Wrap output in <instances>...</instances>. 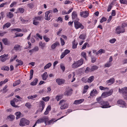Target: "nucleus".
Instances as JSON below:
<instances>
[{
    "instance_id": "f257e3e1",
    "label": "nucleus",
    "mask_w": 127,
    "mask_h": 127,
    "mask_svg": "<svg viewBox=\"0 0 127 127\" xmlns=\"http://www.w3.org/2000/svg\"><path fill=\"white\" fill-rule=\"evenodd\" d=\"M83 59L81 58L72 64V67L74 68H77L82 65L83 63Z\"/></svg>"
},
{
    "instance_id": "f03ea898",
    "label": "nucleus",
    "mask_w": 127,
    "mask_h": 127,
    "mask_svg": "<svg viewBox=\"0 0 127 127\" xmlns=\"http://www.w3.org/2000/svg\"><path fill=\"white\" fill-rule=\"evenodd\" d=\"M30 123V121L24 118H21L20 120L19 125L22 127H24L26 125H28Z\"/></svg>"
},
{
    "instance_id": "7ed1b4c3",
    "label": "nucleus",
    "mask_w": 127,
    "mask_h": 127,
    "mask_svg": "<svg viewBox=\"0 0 127 127\" xmlns=\"http://www.w3.org/2000/svg\"><path fill=\"white\" fill-rule=\"evenodd\" d=\"M74 26L76 29L80 28L83 29L84 28V27L82 24L80 23L78 21L75 20L74 21Z\"/></svg>"
},
{
    "instance_id": "20e7f679",
    "label": "nucleus",
    "mask_w": 127,
    "mask_h": 127,
    "mask_svg": "<svg viewBox=\"0 0 127 127\" xmlns=\"http://www.w3.org/2000/svg\"><path fill=\"white\" fill-rule=\"evenodd\" d=\"M100 104L101 105V107L102 108H107L111 106L109 105V103L108 101L104 100L101 102Z\"/></svg>"
},
{
    "instance_id": "39448f33",
    "label": "nucleus",
    "mask_w": 127,
    "mask_h": 127,
    "mask_svg": "<svg viewBox=\"0 0 127 127\" xmlns=\"http://www.w3.org/2000/svg\"><path fill=\"white\" fill-rule=\"evenodd\" d=\"M113 90L111 89L108 92H104L102 94L101 96L103 98H105L112 95Z\"/></svg>"
},
{
    "instance_id": "423d86ee",
    "label": "nucleus",
    "mask_w": 127,
    "mask_h": 127,
    "mask_svg": "<svg viewBox=\"0 0 127 127\" xmlns=\"http://www.w3.org/2000/svg\"><path fill=\"white\" fill-rule=\"evenodd\" d=\"M80 16L84 18L87 17L89 16V13L87 11H82L80 13Z\"/></svg>"
},
{
    "instance_id": "0eeeda50",
    "label": "nucleus",
    "mask_w": 127,
    "mask_h": 127,
    "mask_svg": "<svg viewBox=\"0 0 127 127\" xmlns=\"http://www.w3.org/2000/svg\"><path fill=\"white\" fill-rule=\"evenodd\" d=\"M117 103L121 107H126L127 104L125 102L122 100H120L117 101Z\"/></svg>"
},
{
    "instance_id": "6e6552de",
    "label": "nucleus",
    "mask_w": 127,
    "mask_h": 127,
    "mask_svg": "<svg viewBox=\"0 0 127 127\" xmlns=\"http://www.w3.org/2000/svg\"><path fill=\"white\" fill-rule=\"evenodd\" d=\"M45 107V102L43 101H40L39 105V111L42 112Z\"/></svg>"
},
{
    "instance_id": "1a4fd4ad",
    "label": "nucleus",
    "mask_w": 127,
    "mask_h": 127,
    "mask_svg": "<svg viewBox=\"0 0 127 127\" xmlns=\"http://www.w3.org/2000/svg\"><path fill=\"white\" fill-rule=\"evenodd\" d=\"M8 56V54H4L3 55H1L0 56V58H1L0 61L2 62H4L6 60L8 59L5 57H7Z\"/></svg>"
},
{
    "instance_id": "9d476101",
    "label": "nucleus",
    "mask_w": 127,
    "mask_h": 127,
    "mask_svg": "<svg viewBox=\"0 0 127 127\" xmlns=\"http://www.w3.org/2000/svg\"><path fill=\"white\" fill-rule=\"evenodd\" d=\"M119 91L123 95L127 94V87H124L122 88V89H119Z\"/></svg>"
},
{
    "instance_id": "9b49d317",
    "label": "nucleus",
    "mask_w": 127,
    "mask_h": 127,
    "mask_svg": "<svg viewBox=\"0 0 127 127\" xmlns=\"http://www.w3.org/2000/svg\"><path fill=\"white\" fill-rule=\"evenodd\" d=\"M70 52V51L69 50L67 49L65 50L62 53V54L60 56L61 59H62L63 58L65 55L69 53Z\"/></svg>"
},
{
    "instance_id": "f8f14e48",
    "label": "nucleus",
    "mask_w": 127,
    "mask_h": 127,
    "mask_svg": "<svg viewBox=\"0 0 127 127\" xmlns=\"http://www.w3.org/2000/svg\"><path fill=\"white\" fill-rule=\"evenodd\" d=\"M56 81L58 85H61L64 83L65 80L63 79L58 78L56 79Z\"/></svg>"
},
{
    "instance_id": "ddd939ff",
    "label": "nucleus",
    "mask_w": 127,
    "mask_h": 127,
    "mask_svg": "<svg viewBox=\"0 0 127 127\" xmlns=\"http://www.w3.org/2000/svg\"><path fill=\"white\" fill-rule=\"evenodd\" d=\"M115 79L113 78H111L108 80H107L106 83L107 84H108V85H111L113 84L115 82Z\"/></svg>"
},
{
    "instance_id": "4468645a",
    "label": "nucleus",
    "mask_w": 127,
    "mask_h": 127,
    "mask_svg": "<svg viewBox=\"0 0 127 127\" xmlns=\"http://www.w3.org/2000/svg\"><path fill=\"white\" fill-rule=\"evenodd\" d=\"M72 19L73 20L77 19L78 14L76 11H74L72 13Z\"/></svg>"
},
{
    "instance_id": "2eb2a0df",
    "label": "nucleus",
    "mask_w": 127,
    "mask_h": 127,
    "mask_svg": "<svg viewBox=\"0 0 127 127\" xmlns=\"http://www.w3.org/2000/svg\"><path fill=\"white\" fill-rule=\"evenodd\" d=\"M121 28L120 27L118 26L116 29V33L117 34H120L121 33L124 32H125V30H123V31H121Z\"/></svg>"
},
{
    "instance_id": "dca6fc26",
    "label": "nucleus",
    "mask_w": 127,
    "mask_h": 127,
    "mask_svg": "<svg viewBox=\"0 0 127 127\" xmlns=\"http://www.w3.org/2000/svg\"><path fill=\"white\" fill-rule=\"evenodd\" d=\"M47 119V118L46 117H44L43 118H40L38 119L36 121V123L37 124H39L42 123L45 121Z\"/></svg>"
},
{
    "instance_id": "f3484780",
    "label": "nucleus",
    "mask_w": 127,
    "mask_h": 127,
    "mask_svg": "<svg viewBox=\"0 0 127 127\" xmlns=\"http://www.w3.org/2000/svg\"><path fill=\"white\" fill-rule=\"evenodd\" d=\"M60 45L58 41H56L55 43L52 44L51 46V48L52 49H54L57 46Z\"/></svg>"
},
{
    "instance_id": "a211bd4d",
    "label": "nucleus",
    "mask_w": 127,
    "mask_h": 127,
    "mask_svg": "<svg viewBox=\"0 0 127 127\" xmlns=\"http://www.w3.org/2000/svg\"><path fill=\"white\" fill-rule=\"evenodd\" d=\"M84 101V99H81L79 100H76L74 101L73 104L76 105L78 104L81 103Z\"/></svg>"
},
{
    "instance_id": "6ab92c4d",
    "label": "nucleus",
    "mask_w": 127,
    "mask_h": 127,
    "mask_svg": "<svg viewBox=\"0 0 127 127\" xmlns=\"http://www.w3.org/2000/svg\"><path fill=\"white\" fill-rule=\"evenodd\" d=\"M97 94V91L96 90L93 89L91 92L90 94V95L93 97L95 95Z\"/></svg>"
},
{
    "instance_id": "aec40b11",
    "label": "nucleus",
    "mask_w": 127,
    "mask_h": 127,
    "mask_svg": "<svg viewBox=\"0 0 127 127\" xmlns=\"http://www.w3.org/2000/svg\"><path fill=\"white\" fill-rule=\"evenodd\" d=\"M68 104L67 103H64L60 107L61 109H64L68 107Z\"/></svg>"
},
{
    "instance_id": "412c9836",
    "label": "nucleus",
    "mask_w": 127,
    "mask_h": 127,
    "mask_svg": "<svg viewBox=\"0 0 127 127\" xmlns=\"http://www.w3.org/2000/svg\"><path fill=\"white\" fill-rule=\"evenodd\" d=\"M72 48L73 49H75L77 48V45L78 44V43L77 42H76L75 39H74L72 43Z\"/></svg>"
},
{
    "instance_id": "4be33fe9",
    "label": "nucleus",
    "mask_w": 127,
    "mask_h": 127,
    "mask_svg": "<svg viewBox=\"0 0 127 127\" xmlns=\"http://www.w3.org/2000/svg\"><path fill=\"white\" fill-rule=\"evenodd\" d=\"M43 18L42 16H37L35 17L32 18L33 20L34 21H37L38 20L41 21Z\"/></svg>"
},
{
    "instance_id": "5701e85b",
    "label": "nucleus",
    "mask_w": 127,
    "mask_h": 127,
    "mask_svg": "<svg viewBox=\"0 0 127 127\" xmlns=\"http://www.w3.org/2000/svg\"><path fill=\"white\" fill-rule=\"evenodd\" d=\"M21 114V112L19 111L15 113V115L16 116V120L20 118Z\"/></svg>"
},
{
    "instance_id": "b1692460",
    "label": "nucleus",
    "mask_w": 127,
    "mask_h": 127,
    "mask_svg": "<svg viewBox=\"0 0 127 127\" xmlns=\"http://www.w3.org/2000/svg\"><path fill=\"white\" fill-rule=\"evenodd\" d=\"M94 79V77L93 76H91L88 79V82L89 83H90L92 82Z\"/></svg>"
},
{
    "instance_id": "393cba45",
    "label": "nucleus",
    "mask_w": 127,
    "mask_h": 127,
    "mask_svg": "<svg viewBox=\"0 0 127 127\" xmlns=\"http://www.w3.org/2000/svg\"><path fill=\"white\" fill-rule=\"evenodd\" d=\"M6 16L8 18L11 19L12 18L13 16V14L11 12H10L6 14Z\"/></svg>"
},
{
    "instance_id": "a878e982",
    "label": "nucleus",
    "mask_w": 127,
    "mask_h": 127,
    "mask_svg": "<svg viewBox=\"0 0 127 127\" xmlns=\"http://www.w3.org/2000/svg\"><path fill=\"white\" fill-rule=\"evenodd\" d=\"M48 77L47 73L46 72H45L43 74L42 76V79L43 80H46Z\"/></svg>"
},
{
    "instance_id": "bb28decb",
    "label": "nucleus",
    "mask_w": 127,
    "mask_h": 127,
    "mask_svg": "<svg viewBox=\"0 0 127 127\" xmlns=\"http://www.w3.org/2000/svg\"><path fill=\"white\" fill-rule=\"evenodd\" d=\"M89 88V86L88 85L85 86L84 88L83 93V94L86 93L87 91L88 90Z\"/></svg>"
},
{
    "instance_id": "cd10ccee",
    "label": "nucleus",
    "mask_w": 127,
    "mask_h": 127,
    "mask_svg": "<svg viewBox=\"0 0 127 127\" xmlns=\"http://www.w3.org/2000/svg\"><path fill=\"white\" fill-rule=\"evenodd\" d=\"M38 81V79L37 78H35L34 80L31 83V85L33 86L37 84Z\"/></svg>"
},
{
    "instance_id": "c85d7f7f",
    "label": "nucleus",
    "mask_w": 127,
    "mask_h": 127,
    "mask_svg": "<svg viewBox=\"0 0 127 127\" xmlns=\"http://www.w3.org/2000/svg\"><path fill=\"white\" fill-rule=\"evenodd\" d=\"M11 25L10 23L9 22H7L3 26V28L5 29L6 28H7L9 27Z\"/></svg>"
},
{
    "instance_id": "c756f323",
    "label": "nucleus",
    "mask_w": 127,
    "mask_h": 127,
    "mask_svg": "<svg viewBox=\"0 0 127 127\" xmlns=\"http://www.w3.org/2000/svg\"><path fill=\"white\" fill-rule=\"evenodd\" d=\"M17 56L16 55H14L12 57L10 61V62H11L14 61L17 57Z\"/></svg>"
},
{
    "instance_id": "7c9ffc66",
    "label": "nucleus",
    "mask_w": 127,
    "mask_h": 127,
    "mask_svg": "<svg viewBox=\"0 0 127 127\" xmlns=\"http://www.w3.org/2000/svg\"><path fill=\"white\" fill-rule=\"evenodd\" d=\"M21 82L20 80V79L16 81L14 83H13V86L15 87L16 86L18 85Z\"/></svg>"
},
{
    "instance_id": "2f4dec72",
    "label": "nucleus",
    "mask_w": 127,
    "mask_h": 127,
    "mask_svg": "<svg viewBox=\"0 0 127 127\" xmlns=\"http://www.w3.org/2000/svg\"><path fill=\"white\" fill-rule=\"evenodd\" d=\"M24 11V9L22 8H19L18 9L17 11V13H23Z\"/></svg>"
},
{
    "instance_id": "473e14b6",
    "label": "nucleus",
    "mask_w": 127,
    "mask_h": 127,
    "mask_svg": "<svg viewBox=\"0 0 127 127\" xmlns=\"http://www.w3.org/2000/svg\"><path fill=\"white\" fill-rule=\"evenodd\" d=\"M2 41L5 45H8L9 44L8 40L6 38L3 39L2 40Z\"/></svg>"
},
{
    "instance_id": "72a5a7b5",
    "label": "nucleus",
    "mask_w": 127,
    "mask_h": 127,
    "mask_svg": "<svg viewBox=\"0 0 127 127\" xmlns=\"http://www.w3.org/2000/svg\"><path fill=\"white\" fill-rule=\"evenodd\" d=\"M1 69L3 70L8 71L9 70V67L7 66H4L1 67Z\"/></svg>"
},
{
    "instance_id": "f704fd0d",
    "label": "nucleus",
    "mask_w": 127,
    "mask_h": 127,
    "mask_svg": "<svg viewBox=\"0 0 127 127\" xmlns=\"http://www.w3.org/2000/svg\"><path fill=\"white\" fill-rule=\"evenodd\" d=\"M72 93L71 91L68 90L66 91L64 93V95H70Z\"/></svg>"
},
{
    "instance_id": "c9c22d12",
    "label": "nucleus",
    "mask_w": 127,
    "mask_h": 127,
    "mask_svg": "<svg viewBox=\"0 0 127 127\" xmlns=\"http://www.w3.org/2000/svg\"><path fill=\"white\" fill-rule=\"evenodd\" d=\"M98 67L95 65L91 67V68L92 72L94 71L95 70L97 69Z\"/></svg>"
},
{
    "instance_id": "e433bc0d",
    "label": "nucleus",
    "mask_w": 127,
    "mask_h": 127,
    "mask_svg": "<svg viewBox=\"0 0 127 127\" xmlns=\"http://www.w3.org/2000/svg\"><path fill=\"white\" fill-rule=\"evenodd\" d=\"M52 64L51 63H49L46 64L44 67L45 69H46L47 68H49L51 65Z\"/></svg>"
},
{
    "instance_id": "4c0bfd02",
    "label": "nucleus",
    "mask_w": 127,
    "mask_h": 127,
    "mask_svg": "<svg viewBox=\"0 0 127 127\" xmlns=\"http://www.w3.org/2000/svg\"><path fill=\"white\" fill-rule=\"evenodd\" d=\"M63 97L62 95H57L55 98L56 99L57 101H59Z\"/></svg>"
},
{
    "instance_id": "58836bf2",
    "label": "nucleus",
    "mask_w": 127,
    "mask_h": 127,
    "mask_svg": "<svg viewBox=\"0 0 127 127\" xmlns=\"http://www.w3.org/2000/svg\"><path fill=\"white\" fill-rule=\"evenodd\" d=\"M91 68H90L89 67H87L85 71V72L86 73H88L89 72H92Z\"/></svg>"
},
{
    "instance_id": "ea45409f",
    "label": "nucleus",
    "mask_w": 127,
    "mask_h": 127,
    "mask_svg": "<svg viewBox=\"0 0 127 127\" xmlns=\"http://www.w3.org/2000/svg\"><path fill=\"white\" fill-rule=\"evenodd\" d=\"M50 98L49 96H47L42 98V99L45 101L46 102L49 101Z\"/></svg>"
},
{
    "instance_id": "a19ab883",
    "label": "nucleus",
    "mask_w": 127,
    "mask_h": 127,
    "mask_svg": "<svg viewBox=\"0 0 127 127\" xmlns=\"http://www.w3.org/2000/svg\"><path fill=\"white\" fill-rule=\"evenodd\" d=\"M79 38L82 40H84L85 39V35L83 34H81L79 36Z\"/></svg>"
},
{
    "instance_id": "79ce46f5",
    "label": "nucleus",
    "mask_w": 127,
    "mask_h": 127,
    "mask_svg": "<svg viewBox=\"0 0 127 127\" xmlns=\"http://www.w3.org/2000/svg\"><path fill=\"white\" fill-rule=\"evenodd\" d=\"M96 100L100 104L101 102L103 101L101 97H100L97 98Z\"/></svg>"
},
{
    "instance_id": "37998d69",
    "label": "nucleus",
    "mask_w": 127,
    "mask_h": 127,
    "mask_svg": "<svg viewBox=\"0 0 127 127\" xmlns=\"http://www.w3.org/2000/svg\"><path fill=\"white\" fill-rule=\"evenodd\" d=\"M33 69H31L30 71V80H31L32 78L33 74Z\"/></svg>"
},
{
    "instance_id": "c03bdc74",
    "label": "nucleus",
    "mask_w": 127,
    "mask_h": 127,
    "mask_svg": "<svg viewBox=\"0 0 127 127\" xmlns=\"http://www.w3.org/2000/svg\"><path fill=\"white\" fill-rule=\"evenodd\" d=\"M39 45L40 46H41L42 48L43 49L44 47L45 46V43H42V42H40L39 43Z\"/></svg>"
},
{
    "instance_id": "a18cd8bd",
    "label": "nucleus",
    "mask_w": 127,
    "mask_h": 127,
    "mask_svg": "<svg viewBox=\"0 0 127 127\" xmlns=\"http://www.w3.org/2000/svg\"><path fill=\"white\" fill-rule=\"evenodd\" d=\"M16 61L19 64V65H21L23 64V62L21 60L17 59Z\"/></svg>"
},
{
    "instance_id": "49530a36",
    "label": "nucleus",
    "mask_w": 127,
    "mask_h": 127,
    "mask_svg": "<svg viewBox=\"0 0 127 127\" xmlns=\"http://www.w3.org/2000/svg\"><path fill=\"white\" fill-rule=\"evenodd\" d=\"M99 89L100 90H107L109 89V88L107 87H104L102 86H100L99 87Z\"/></svg>"
},
{
    "instance_id": "de8ad7c7",
    "label": "nucleus",
    "mask_w": 127,
    "mask_h": 127,
    "mask_svg": "<svg viewBox=\"0 0 127 127\" xmlns=\"http://www.w3.org/2000/svg\"><path fill=\"white\" fill-rule=\"evenodd\" d=\"M120 2L121 4H127V0H120Z\"/></svg>"
},
{
    "instance_id": "09e8293b",
    "label": "nucleus",
    "mask_w": 127,
    "mask_h": 127,
    "mask_svg": "<svg viewBox=\"0 0 127 127\" xmlns=\"http://www.w3.org/2000/svg\"><path fill=\"white\" fill-rule=\"evenodd\" d=\"M60 67L61 69L62 70L63 72L65 70V67L64 64H60Z\"/></svg>"
},
{
    "instance_id": "8fccbe9b",
    "label": "nucleus",
    "mask_w": 127,
    "mask_h": 127,
    "mask_svg": "<svg viewBox=\"0 0 127 127\" xmlns=\"http://www.w3.org/2000/svg\"><path fill=\"white\" fill-rule=\"evenodd\" d=\"M27 6L28 7L31 9H32L34 7V5L32 3H29L28 4Z\"/></svg>"
},
{
    "instance_id": "3c124183",
    "label": "nucleus",
    "mask_w": 127,
    "mask_h": 127,
    "mask_svg": "<svg viewBox=\"0 0 127 127\" xmlns=\"http://www.w3.org/2000/svg\"><path fill=\"white\" fill-rule=\"evenodd\" d=\"M81 80L84 83H86L88 82V80H87V79L85 77L82 78L81 79Z\"/></svg>"
},
{
    "instance_id": "603ef678",
    "label": "nucleus",
    "mask_w": 127,
    "mask_h": 127,
    "mask_svg": "<svg viewBox=\"0 0 127 127\" xmlns=\"http://www.w3.org/2000/svg\"><path fill=\"white\" fill-rule=\"evenodd\" d=\"M44 39L46 42H48L49 41L50 39L49 38L47 37L46 36H44L43 37Z\"/></svg>"
},
{
    "instance_id": "864d4df0",
    "label": "nucleus",
    "mask_w": 127,
    "mask_h": 127,
    "mask_svg": "<svg viewBox=\"0 0 127 127\" xmlns=\"http://www.w3.org/2000/svg\"><path fill=\"white\" fill-rule=\"evenodd\" d=\"M11 31H17L18 32H20L21 31V30L20 29L16 28L12 29L11 30Z\"/></svg>"
},
{
    "instance_id": "5fc2aeb1",
    "label": "nucleus",
    "mask_w": 127,
    "mask_h": 127,
    "mask_svg": "<svg viewBox=\"0 0 127 127\" xmlns=\"http://www.w3.org/2000/svg\"><path fill=\"white\" fill-rule=\"evenodd\" d=\"M106 20L107 18L104 17H103L100 21V22L101 23H102L104 22Z\"/></svg>"
},
{
    "instance_id": "6e6d98bb",
    "label": "nucleus",
    "mask_w": 127,
    "mask_h": 127,
    "mask_svg": "<svg viewBox=\"0 0 127 127\" xmlns=\"http://www.w3.org/2000/svg\"><path fill=\"white\" fill-rule=\"evenodd\" d=\"M99 54L100 55L101 54L103 53H104L105 52V50L102 49H101L99 50Z\"/></svg>"
},
{
    "instance_id": "4d7b16f0",
    "label": "nucleus",
    "mask_w": 127,
    "mask_h": 127,
    "mask_svg": "<svg viewBox=\"0 0 127 127\" xmlns=\"http://www.w3.org/2000/svg\"><path fill=\"white\" fill-rule=\"evenodd\" d=\"M116 39L115 38H113L110 40L109 42L113 44L116 41Z\"/></svg>"
},
{
    "instance_id": "13d9d810",
    "label": "nucleus",
    "mask_w": 127,
    "mask_h": 127,
    "mask_svg": "<svg viewBox=\"0 0 127 127\" xmlns=\"http://www.w3.org/2000/svg\"><path fill=\"white\" fill-rule=\"evenodd\" d=\"M88 44V43L87 42H86L85 43H84V44L83 45L81 48V49L83 50L86 48V46Z\"/></svg>"
},
{
    "instance_id": "bf43d9fd",
    "label": "nucleus",
    "mask_w": 127,
    "mask_h": 127,
    "mask_svg": "<svg viewBox=\"0 0 127 127\" xmlns=\"http://www.w3.org/2000/svg\"><path fill=\"white\" fill-rule=\"evenodd\" d=\"M20 47V46L18 44L14 46V50H16L18 49Z\"/></svg>"
},
{
    "instance_id": "052dcab7",
    "label": "nucleus",
    "mask_w": 127,
    "mask_h": 127,
    "mask_svg": "<svg viewBox=\"0 0 127 127\" xmlns=\"http://www.w3.org/2000/svg\"><path fill=\"white\" fill-rule=\"evenodd\" d=\"M60 39L61 40V45L62 46L64 45L65 44V42L64 40L62 38H60Z\"/></svg>"
},
{
    "instance_id": "680f3d73",
    "label": "nucleus",
    "mask_w": 127,
    "mask_h": 127,
    "mask_svg": "<svg viewBox=\"0 0 127 127\" xmlns=\"http://www.w3.org/2000/svg\"><path fill=\"white\" fill-rule=\"evenodd\" d=\"M73 74V79L71 81V82H73L75 80V78L74 77L75 76V72H72Z\"/></svg>"
},
{
    "instance_id": "e2e57ef3",
    "label": "nucleus",
    "mask_w": 127,
    "mask_h": 127,
    "mask_svg": "<svg viewBox=\"0 0 127 127\" xmlns=\"http://www.w3.org/2000/svg\"><path fill=\"white\" fill-rule=\"evenodd\" d=\"M86 53L84 52H82L81 53V55L83 57L85 58V59H86Z\"/></svg>"
},
{
    "instance_id": "0e129e2a",
    "label": "nucleus",
    "mask_w": 127,
    "mask_h": 127,
    "mask_svg": "<svg viewBox=\"0 0 127 127\" xmlns=\"http://www.w3.org/2000/svg\"><path fill=\"white\" fill-rule=\"evenodd\" d=\"M111 65V63L108 62L105 64V66L106 67H109Z\"/></svg>"
},
{
    "instance_id": "69168bd1",
    "label": "nucleus",
    "mask_w": 127,
    "mask_h": 127,
    "mask_svg": "<svg viewBox=\"0 0 127 127\" xmlns=\"http://www.w3.org/2000/svg\"><path fill=\"white\" fill-rule=\"evenodd\" d=\"M17 2L16 1H13L10 4V6L11 7H13L16 4Z\"/></svg>"
},
{
    "instance_id": "338daca9",
    "label": "nucleus",
    "mask_w": 127,
    "mask_h": 127,
    "mask_svg": "<svg viewBox=\"0 0 127 127\" xmlns=\"http://www.w3.org/2000/svg\"><path fill=\"white\" fill-rule=\"evenodd\" d=\"M127 26V23H123L122 24V28H124L125 27Z\"/></svg>"
},
{
    "instance_id": "774afa93",
    "label": "nucleus",
    "mask_w": 127,
    "mask_h": 127,
    "mask_svg": "<svg viewBox=\"0 0 127 127\" xmlns=\"http://www.w3.org/2000/svg\"><path fill=\"white\" fill-rule=\"evenodd\" d=\"M10 104L12 106L14 107H16V106L15 105V102L13 100L11 101Z\"/></svg>"
}]
</instances>
